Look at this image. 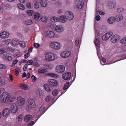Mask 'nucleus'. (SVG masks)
Wrapping results in <instances>:
<instances>
[{"instance_id":"nucleus-55","label":"nucleus","mask_w":126,"mask_h":126,"mask_svg":"<svg viewBox=\"0 0 126 126\" xmlns=\"http://www.w3.org/2000/svg\"><path fill=\"white\" fill-rule=\"evenodd\" d=\"M8 79L9 81L11 82L13 81V78L11 75H9V77L8 78Z\"/></svg>"},{"instance_id":"nucleus-25","label":"nucleus","mask_w":126,"mask_h":126,"mask_svg":"<svg viewBox=\"0 0 126 126\" xmlns=\"http://www.w3.org/2000/svg\"><path fill=\"white\" fill-rule=\"evenodd\" d=\"M115 20V18L114 17H111L108 19V22L109 23L111 24L113 23Z\"/></svg>"},{"instance_id":"nucleus-41","label":"nucleus","mask_w":126,"mask_h":126,"mask_svg":"<svg viewBox=\"0 0 126 126\" xmlns=\"http://www.w3.org/2000/svg\"><path fill=\"white\" fill-rule=\"evenodd\" d=\"M19 44L20 46L23 47H24L25 46V43L24 41L19 42Z\"/></svg>"},{"instance_id":"nucleus-29","label":"nucleus","mask_w":126,"mask_h":126,"mask_svg":"<svg viewBox=\"0 0 126 126\" xmlns=\"http://www.w3.org/2000/svg\"><path fill=\"white\" fill-rule=\"evenodd\" d=\"M3 59L7 61H10L12 60V58L11 56H4L3 57Z\"/></svg>"},{"instance_id":"nucleus-11","label":"nucleus","mask_w":126,"mask_h":126,"mask_svg":"<svg viewBox=\"0 0 126 126\" xmlns=\"http://www.w3.org/2000/svg\"><path fill=\"white\" fill-rule=\"evenodd\" d=\"M9 35V33L8 32L4 31L0 34V37L2 39L6 38L8 37Z\"/></svg>"},{"instance_id":"nucleus-24","label":"nucleus","mask_w":126,"mask_h":126,"mask_svg":"<svg viewBox=\"0 0 126 126\" xmlns=\"http://www.w3.org/2000/svg\"><path fill=\"white\" fill-rule=\"evenodd\" d=\"M54 35L55 33L53 32L48 31V37L52 38L54 37Z\"/></svg>"},{"instance_id":"nucleus-64","label":"nucleus","mask_w":126,"mask_h":126,"mask_svg":"<svg viewBox=\"0 0 126 126\" xmlns=\"http://www.w3.org/2000/svg\"><path fill=\"white\" fill-rule=\"evenodd\" d=\"M122 50L124 51H126V45H124L123 47Z\"/></svg>"},{"instance_id":"nucleus-26","label":"nucleus","mask_w":126,"mask_h":126,"mask_svg":"<svg viewBox=\"0 0 126 126\" xmlns=\"http://www.w3.org/2000/svg\"><path fill=\"white\" fill-rule=\"evenodd\" d=\"M46 111V109H45L44 106H43L40 107L39 110V111L43 114Z\"/></svg>"},{"instance_id":"nucleus-1","label":"nucleus","mask_w":126,"mask_h":126,"mask_svg":"<svg viewBox=\"0 0 126 126\" xmlns=\"http://www.w3.org/2000/svg\"><path fill=\"white\" fill-rule=\"evenodd\" d=\"M15 99L13 96H10L9 93L4 92L2 94L0 100L2 103L7 102L10 104V103L13 102Z\"/></svg>"},{"instance_id":"nucleus-2","label":"nucleus","mask_w":126,"mask_h":126,"mask_svg":"<svg viewBox=\"0 0 126 126\" xmlns=\"http://www.w3.org/2000/svg\"><path fill=\"white\" fill-rule=\"evenodd\" d=\"M26 107L28 109H32L36 106L35 100L32 98H29L27 100L26 102Z\"/></svg>"},{"instance_id":"nucleus-53","label":"nucleus","mask_w":126,"mask_h":126,"mask_svg":"<svg viewBox=\"0 0 126 126\" xmlns=\"http://www.w3.org/2000/svg\"><path fill=\"white\" fill-rule=\"evenodd\" d=\"M27 7L29 8H31V2H29L26 4Z\"/></svg>"},{"instance_id":"nucleus-23","label":"nucleus","mask_w":126,"mask_h":126,"mask_svg":"<svg viewBox=\"0 0 126 126\" xmlns=\"http://www.w3.org/2000/svg\"><path fill=\"white\" fill-rule=\"evenodd\" d=\"M94 42L96 47H99L100 44V40L98 38H95L94 39Z\"/></svg>"},{"instance_id":"nucleus-16","label":"nucleus","mask_w":126,"mask_h":126,"mask_svg":"<svg viewBox=\"0 0 126 126\" xmlns=\"http://www.w3.org/2000/svg\"><path fill=\"white\" fill-rule=\"evenodd\" d=\"M19 87L21 89L24 90H28L30 88V87L26 84H20Z\"/></svg>"},{"instance_id":"nucleus-5","label":"nucleus","mask_w":126,"mask_h":126,"mask_svg":"<svg viewBox=\"0 0 126 126\" xmlns=\"http://www.w3.org/2000/svg\"><path fill=\"white\" fill-rule=\"evenodd\" d=\"M75 4L77 9H80L84 5V2L82 0H77Z\"/></svg>"},{"instance_id":"nucleus-37","label":"nucleus","mask_w":126,"mask_h":126,"mask_svg":"<svg viewBox=\"0 0 126 126\" xmlns=\"http://www.w3.org/2000/svg\"><path fill=\"white\" fill-rule=\"evenodd\" d=\"M19 43V42L17 40H14L12 42V45L15 46L17 45Z\"/></svg>"},{"instance_id":"nucleus-42","label":"nucleus","mask_w":126,"mask_h":126,"mask_svg":"<svg viewBox=\"0 0 126 126\" xmlns=\"http://www.w3.org/2000/svg\"><path fill=\"white\" fill-rule=\"evenodd\" d=\"M17 6L18 8L20 9L24 10V6L22 4L19 3L17 5Z\"/></svg>"},{"instance_id":"nucleus-49","label":"nucleus","mask_w":126,"mask_h":126,"mask_svg":"<svg viewBox=\"0 0 126 126\" xmlns=\"http://www.w3.org/2000/svg\"><path fill=\"white\" fill-rule=\"evenodd\" d=\"M23 54L22 52H20L19 53L16 54H15V56L16 58H18L23 55Z\"/></svg>"},{"instance_id":"nucleus-43","label":"nucleus","mask_w":126,"mask_h":126,"mask_svg":"<svg viewBox=\"0 0 126 126\" xmlns=\"http://www.w3.org/2000/svg\"><path fill=\"white\" fill-rule=\"evenodd\" d=\"M34 7L36 9L39 8V3L37 1H35L34 4Z\"/></svg>"},{"instance_id":"nucleus-21","label":"nucleus","mask_w":126,"mask_h":126,"mask_svg":"<svg viewBox=\"0 0 126 126\" xmlns=\"http://www.w3.org/2000/svg\"><path fill=\"white\" fill-rule=\"evenodd\" d=\"M32 117V116L31 115L27 114L24 117V121L25 122H28L31 119Z\"/></svg>"},{"instance_id":"nucleus-35","label":"nucleus","mask_w":126,"mask_h":126,"mask_svg":"<svg viewBox=\"0 0 126 126\" xmlns=\"http://www.w3.org/2000/svg\"><path fill=\"white\" fill-rule=\"evenodd\" d=\"M120 43L122 44H126V37L124 38L120 41Z\"/></svg>"},{"instance_id":"nucleus-18","label":"nucleus","mask_w":126,"mask_h":126,"mask_svg":"<svg viewBox=\"0 0 126 126\" xmlns=\"http://www.w3.org/2000/svg\"><path fill=\"white\" fill-rule=\"evenodd\" d=\"M63 27L62 25H57L55 27V30L57 32H61L63 30Z\"/></svg>"},{"instance_id":"nucleus-13","label":"nucleus","mask_w":126,"mask_h":126,"mask_svg":"<svg viewBox=\"0 0 126 126\" xmlns=\"http://www.w3.org/2000/svg\"><path fill=\"white\" fill-rule=\"evenodd\" d=\"M120 39V36L118 35H115L112 36L110 39L111 42L112 43H115Z\"/></svg>"},{"instance_id":"nucleus-15","label":"nucleus","mask_w":126,"mask_h":126,"mask_svg":"<svg viewBox=\"0 0 126 126\" xmlns=\"http://www.w3.org/2000/svg\"><path fill=\"white\" fill-rule=\"evenodd\" d=\"M71 75V73L70 72H68L63 74L62 76L63 79L65 80H67L69 79Z\"/></svg>"},{"instance_id":"nucleus-12","label":"nucleus","mask_w":126,"mask_h":126,"mask_svg":"<svg viewBox=\"0 0 126 126\" xmlns=\"http://www.w3.org/2000/svg\"><path fill=\"white\" fill-rule=\"evenodd\" d=\"M18 107L15 104H12L11 107V110L12 112L13 113L16 112L18 110Z\"/></svg>"},{"instance_id":"nucleus-50","label":"nucleus","mask_w":126,"mask_h":126,"mask_svg":"<svg viewBox=\"0 0 126 126\" xmlns=\"http://www.w3.org/2000/svg\"><path fill=\"white\" fill-rule=\"evenodd\" d=\"M20 71V68L19 67H17L15 70V72L17 74H18Z\"/></svg>"},{"instance_id":"nucleus-54","label":"nucleus","mask_w":126,"mask_h":126,"mask_svg":"<svg viewBox=\"0 0 126 126\" xmlns=\"http://www.w3.org/2000/svg\"><path fill=\"white\" fill-rule=\"evenodd\" d=\"M101 17L99 15H97L95 17V19L97 21H99Z\"/></svg>"},{"instance_id":"nucleus-36","label":"nucleus","mask_w":126,"mask_h":126,"mask_svg":"<svg viewBox=\"0 0 126 126\" xmlns=\"http://www.w3.org/2000/svg\"><path fill=\"white\" fill-rule=\"evenodd\" d=\"M11 40L9 39H7L3 41V42H4V43L6 45H9L10 43H11Z\"/></svg>"},{"instance_id":"nucleus-14","label":"nucleus","mask_w":126,"mask_h":126,"mask_svg":"<svg viewBox=\"0 0 126 126\" xmlns=\"http://www.w3.org/2000/svg\"><path fill=\"white\" fill-rule=\"evenodd\" d=\"M10 110L9 108H6L3 110L2 114L3 117H6L8 116L10 113Z\"/></svg>"},{"instance_id":"nucleus-31","label":"nucleus","mask_w":126,"mask_h":126,"mask_svg":"<svg viewBox=\"0 0 126 126\" xmlns=\"http://www.w3.org/2000/svg\"><path fill=\"white\" fill-rule=\"evenodd\" d=\"M49 29H53L54 28V25L52 23H49L48 25V28Z\"/></svg>"},{"instance_id":"nucleus-9","label":"nucleus","mask_w":126,"mask_h":126,"mask_svg":"<svg viewBox=\"0 0 126 126\" xmlns=\"http://www.w3.org/2000/svg\"><path fill=\"white\" fill-rule=\"evenodd\" d=\"M65 71V67L63 65H59L56 66L55 71L58 73H63Z\"/></svg>"},{"instance_id":"nucleus-46","label":"nucleus","mask_w":126,"mask_h":126,"mask_svg":"<svg viewBox=\"0 0 126 126\" xmlns=\"http://www.w3.org/2000/svg\"><path fill=\"white\" fill-rule=\"evenodd\" d=\"M125 10L122 7L120 8L117 9V12L120 13L123 12Z\"/></svg>"},{"instance_id":"nucleus-51","label":"nucleus","mask_w":126,"mask_h":126,"mask_svg":"<svg viewBox=\"0 0 126 126\" xmlns=\"http://www.w3.org/2000/svg\"><path fill=\"white\" fill-rule=\"evenodd\" d=\"M6 8L8 9H11L12 7V6L11 5L9 4H7L6 5Z\"/></svg>"},{"instance_id":"nucleus-56","label":"nucleus","mask_w":126,"mask_h":126,"mask_svg":"<svg viewBox=\"0 0 126 126\" xmlns=\"http://www.w3.org/2000/svg\"><path fill=\"white\" fill-rule=\"evenodd\" d=\"M23 116L22 115H20L18 117V121H21L22 120V119L23 118Z\"/></svg>"},{"instance_id":"nucleus-44","label":"nucleus","mask_w":126,"mask_h":126,"mask_svg":"<svg viewBox=\"0 0 126 126\" xmlns=\"http://www.w3.org/2000/svg\"><path fill=\"white\" fill-rule=\"evenodd\" d=\"M40 3L42 7H45L47 6V3L46 1H41Z\"/></svg>"},{"instance_id":"nucleus-38","label":"nucleus","mask_w":126,"mask_h":126,"mask_svg":"<svg viewBox=\"0 0 126 126\" xmlns=\"http://www.w3.org/2000/svg\"><path fill=\"white\" fill-rule=\"evenodd\" d=\"M41 19L42 22H46L47 21V17L44 16L41 18Z\"/></svg>"},{"instance_id":"nucleus-58","label":"nucleus","mask_w":126,"mask_h":126,"mask_svg":"<svg viewBox=\"0 0 126 126\" xmlns=\"http://www.w3.org/2000/svg\"><path fill=\"white\" fill-rule=\"evenodd\" d=\"M35 122L34 121H32L27 126H32L33 124H34Z\"/></svg>"},{"instance_id":"nucleus-40","label":"nucleus","mask_w":126,"mask_h":126,"mask_svg":"<svg viewBox=\"0 0 126 126\" xmlns=\"http://www.w3.org/2000/svg\"><path fill=\"white\" fill-rule=\"evenodd\" d=\"M5 83V81L4 79H2L0 80V85L3 86Z\"/></svg>"},{"instance_id":"nucleus-28","label":"nucleus","mask_w":126,"mask_h":126,"mask_svg":"<svg viewBox=\"0 0 126 126\" xmlns=\"http://www.w3.org/2000/svg\"><path fill=\"white\" fill-rule=\"evenodd\" d=\"M48 76L51 77L57 78L58 76V75L56 74L49 73H48Z\"/></svg>"},{"instance_id":"nucleus-7","label":"nucleus","mask_w":126,"mask_h":126,"mask_svg":"<svg viewBox=\"0 0 126 126\" xmlns=\"http://www.w3.org/2000/svg\"><path fill=\"white\" fill-rule=\"evenodd\" d=\"M48 82L49 85L52 87L57 86L58 84L57 81L54 79H49L48 80Z\"/></svg>"},{"instance_id":"nucleus-33","label":"nucleus","mask_w":126,"mask_h":126,"mask_svg":"<svg viewBox=\"0 0 126 126\" xmlns=\"http://www.w3.org/2000/svg\"><path fill=\"white\" fill-rule=\"evenodd\" d=\"M34 18L36 20L38 19L40 17V15L38 13H35L34 15Z\"/></svg>"},{"instance_id":"nucleus-62","label":"nucleus","mask_w":126,"mask_h":126,"mask_svg":"<svg viewBox=\"0 0 126 126\" xmlns=\"http://www.w3.org/2000/svg\"><path fill=\"white\" fill-rule=\"evenodd\" d=\"M43 87L44 89L46 90V91H47V83L43 85Z\"/></svg>"},{"instance_id":"nucleus-27","label":"nucleus","mask_w":126,"mask_h":126,"mask_svg":"<svg viewBox=\"0 0 126 126\" xmlns=\"http://www.w3.org/2000/svg\"><path fill=\"white\" fill-rule=\"evenodd\" d=\"M123 16L121 15H118L117 16L115 19L117 21H119L123 18Z\"/></svg>"},{"instance_id":"nucleus-47","label":"nucleus","mask_w":126,"mask_h":126,"mask_svg":"<svg viewBox=\"0 0 126 126\" xmlns=\"http://www.w3.org/2000/svg\"><path fill=\"white\" fill-rule=\"evenodd\" d=\"M6 65L3 64H0V69H4L6 68Z\"/></svg>"},{"instance_id":"nucleus-60","label":"nucleus","mask_w":126,"mask_h":126,"mask_svg":"<svg viewBox=\"0 0 126 126\" xmlns=\"http://www.w3.org/2000/svg\"><path fill=\"white\" fill-rule=\"evenodd\" d=\"M53 67V65L51 64H48V69L49 68L51 69Z\"/></svg>"},{"instance_id":"nucleus-52","label":"nucleus","mask_w":126,"mask_h":126,"mask_svg":"<svg viewBox=\"0 0 126 126\" xmlns=\"http://www.w3.org/2000/svg\"><path fill=\"white\" fill-rule=\"evenodd\" d=\"M27 63H28V64L29 65H31L33 63V62L32 60H29L27 62Z\"/></svg>"},{"instance_id":"nucleus-20","label":"nucleus","mask_w":126,"mask_h":126,"mask_svg":"<svg viewBox=\"0 0 126 126\" xmlns=\"http://www.w3.org/2000/svg\"><path fill=\"white\" fill-rule=\"evenodd\" d=\"M66 16H61L59 18V21L63 23L65 22L66 20Z\"/></svg>"},{"instance_id":"nucleus-30","label":"nucleus","mask_w":126,"mask_h":126,"mask_svg":"<svg viewBox=\"0 0 126 126\" xmlns=\"http://www.w3.org/2000/svg\"><path fill=\"white\" fill-rule=\"evenodd\" d=\"M32 21L31 19H27L26 20L25 23L27 25H31L32 23Z\"/></svg>"},{"instance_id":"nucleus-3","label":"nucleus","mask_w":126,"mask_h":126,"mask_svg":"<svg viewBox=\"0 0 126 126\" xmlns=\"http://www.w3.org/2000/svg\"><path fill=\"white\" fill-rule=\"evenodd\" d=\"M50 47L55 49H59L60 48V44L57 42H52L49 44Z\"/></svg>"},{"instance_id":"nucleus-45","label":"nucleus","mask_w":126,"mask_h":126,"mask_svg":"<svg viewBox=\"0 0 126 126\" xmlns=\"http://www.w3.org/2000/svg\"><path fill=\"white\" fill-rule=\"evenodd\" d=\"M52 94L54 96L58 94V91L56 89L54 90L52 92Z\"/></svg>"},{"instance_id":"nucleus-4","label":"nucleus","mask_w":126,"mask_h":126,"mask_svg":"<svg viewBox=\"0 0 126 126\" xmlns=\"http://www.w3.org/2000/svg\"><path fill=\"white\" fill-rule=\"evenodd\" d=\"M17 103L18 106H22L24 105L25 103V100L22 97L19 96L17 98Z\"/></svg>"},{"instance_id":"nucleus-19","label":"nucleus","mask_w":126,"mask_h":126,"mask_svg":"<svg viewBox=\"0 0 126 126\" xmlns=\"http://www.w3.org/2000/svg\"><path fill=\"white\" fill-rule=\"evenodd\" d=\"M116 3L114 1L110 2L108 3V6L110 9H111L115 7Z\"/></svg>"},{"instance_id":"nucleus-17","label":"nucleus","mask_w":126,"mask_h":126,"mask_svg":"<svg viewBox=\"0 0 126 126\" xmlns=\"http://www.w3.org/2000/svg\"><path fill=\"white\" fill-rule=\"evenodd\" d=\"M48 61H52L55 59V56L53 53H48Z\"/></svg>"},{"instance_id":"nucleus-48","label":"nucleus","mask_w":126,"mask_h":126,"mask_svg":"<svg viewBox=\"0 0 126 126\" xmlns=\"http://www.w3.org/2000/svg\"><path fill=\"white\" fill-rule=\"evenodd\" d=\"M27 13L28 15L31 16L33 14V11L32 10H28L27 11Z\"/></svg>"},{"instance_id":"nucleus-34","label":"nucleus","mask_w":126,"mask_h":126,"mask_svg":"<svg viewBox=\"0 0 126 126\" xmlns=\"http://www.w3.org/2000/svg\"><path fill=\"white\" fill-rule=\"evenodd\" d=\"M47 70L45 69H40L38 70V72L39 73H43L47 72Z\"/></svg>"},{"instance_id":"nucleus-57","label":"nucleus","mask_w":126,"mask_h":126,"mask_svg":"<svg viewBox=\"0 0 126 126\" xmlns=\"http://www.w3.org/2000/svg\"><path fill=\"white\" fill-rule=\"evenodd\" d=\"M79 40L78 39H77L75 41V45L76 46H77L79 44Z\"/></svg>"},{"instance_id":"nucleus-22","label":"nucleus","mask_w":126,"mask_h":126,"mask_svg":"<svg viewBox=\"0 0 126 126\" xmlns=\"http://www.w3.org/2000/svg\"><path fill=\"white\" fill-rule=\"evenodd\" d=\"M8 52V50L6 49L1 48L0 49V54L6 55Z\"/></svg>"},{"instance_id":"nucleus-59","label":"nucleus","mask_w":126,"mask_h":126,"mask_svg":"<svg viewBox=\"0 0 126 126\" xmlns=\"http://www.w3.org/2000/svg\"><path fill=\"white\" fill-rule=\"evenodd\" d=\"M34 46L35 47H38L40 46V44L37 43H35L34 44Z\"/></svg>"},{"instance_id":"nucleus-8","label":"nucleus","mask_w":126,"mask_h":126,"mask_svg":"<svg viewBox=\"0 0 126 126\" xmlns=\"http://www.w3.org/2000/svg\"><path fill=\"white\" fill-rule=\"evenodd\" d=\"M71 53L70 51H63L61 53V56L63 58H66L70 55Z\"/></svg>"},{"instance_id":"nucleus-10","label":"nucleus","mask_w":126,"mask_h":126,"mask_svg":"<svg viewBox=\"0 0 126 126\" xmlns=\"http://www.w3.org/2000/svg\"><path fill=\"white\" fill-rule=\"evenodd\" d=\"M113 34V33L111 32H108L103 35L102 37V39L103 41H106Z\"/></svg>"},{"instance_id":"nucleus-63","label":"nucleus","mask_w":126,"mask_h":126,"mask_svg":"<svg viewBox=\"0 0 126 126\" xmlns=\"http://www.w3.org/2000/svg\"><path fill=\"white\" fill-rule=\"evenodd\" d=\"M6 126H12V125L10 122H8L6 124Z\"/></svg>"},{"instance_id":"nucleus-39","label":"nucleus","mask_w":126,"mask_h":126,"mask_svg":"<svg viewBox=\"0 0 126 126\" xmlns=\"http://www.w3.org/2000/svg\"><path fill=\"white\" fill-rule=\"evenodd\" d=\"M69 85V82H66L65 83L63 86V89L64 90H66L68 88Z\"/></svg>"},{"instance_id":"nucleus-6","label":"nucleus","mask_w":126,"mask_h":126,"mask_svg":"<svg viewBox=\"0 0 126 126\" xmlns=\"http://www.w3.org/2000/svg\"><path fill=\"white\" fill-rule=\"evenodd\" d=\"M65 15L66 19L68 20H71L74 18V16L73 13L70 11H67L66 12Z\"/></svg>"},{"instance_id":"nucleus-61","label":"nucleus","mask_w":126,"mask_h":126,"mask_svg":"<svg viewBox=\"0 0 126 126\" xmlns=\"http://www.w3.org/2000/svg\"><path fill=\"white\" fill-rule=\"evenodd\" d=\"M30 55V54L29 52H28V53L26 54L25 55L24 58L25 59H27L29 56Z\"/></svg>"},{"instance_id":"nucleus-32","label":"nucleus","mask_w":126,"mask_h":126,"mask_svg":"<svg viewBox=\"0 0 126 126\" xmlns=\"http://www.w3.org/2000/svg\"><path fill=\"white\" fill-rule=\"evenodd\" d=\"M50 20L52 22H56L59 21V18L53 16L51 19Z\"/></svg>"}]
</instances>
